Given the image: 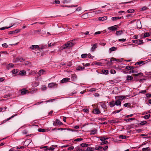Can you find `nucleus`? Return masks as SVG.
Listing matches in <instances>:
<instances>
[{
    "label": "nucleus",
    "instance_id": "nucleus-1",
    "mask_svg": "<svg viewBox=\"0 0 151 151\" xmlns=\"http://www.w3.org/2000/svg\"><path fill=\"white\" fill-rule=\"evenodd\" d=\"M75 45L74 43L68 42L64 44L61 47V49L63 50L65 49L70 48L73 47Z\"/></svg>",
    "mask_w": 151,
    "mask_h": 151
},
{
    "label": "nucleus",
    "instance_id": "nucleus-2",
    "mask_svg": "<svg viewBox=\"0 0 151 151\" xmlns=\"http://www.w3.org/2000/svg\"><path fill=\"white\" fill-rule=\"evenodd\" d=\"M58 84L55 83H51L48 84V87L49 88H56Z\"/></svg>",
    "mask_w": 151,
    "mask_h": 151
},
{
    "label": "nucleus",
    "instance_id": "nucleus-3",
    "mask_svg": "<svg viewBox=\"0 0 151 151\" xmlns=\"http://www.w3.org/2000/svg\"><path fill=\"white\" fill-rule=\"evenodd\" d=\"M21 30V29H18L13 31H10L9 32V34H15L20 32Z\"/></svg>",
    "mask_w": 151,
    "mask_h": 151
},
{
    "label": "nucleus",
    "instance_id": "nucleus-4",
    "mask_svg": "<svg viewBox=\"0 0 151 151\" xmlns=\"http://www.w3.org/2000/svg\"><path fill=\"white\" fill-rule=\"evenodd\" d=\"M118 26L117 25H115L113 26L108 27V29L109 30H111L112 31H114L117 29Z\"/></svg>",
    "mask_w": 151,
    "mask_h": 151
},
{
    "label": "nucleus",
    "instance_id": "nucleus-5",
    "mask_svg": "<svg viewBox=\"0 0 151 151\" xmlns=\"http://www.w3.org/2000/svg\"><path fill=\"white\" fill-rule=\"evenodd\" d=\"M29 48L33 50L36 49L39 50L40 48L38 45H32L29 47Z\"/></svg>",
    "mask_w": 151,
    "mask_h": 151
},
{
    "label": "nucleus",
    "instance_id": "nucleus-6",
    "mask_svg": "<svg viewBox=\"0 0 151 151\" xmlns=\"http://www.w3.org/2000/svg\"><path fill=\"white\" fill-rule=\"evenodd\" d=\"M19 21H20V20L16 19H15V20L14 21V22L11 24V26L12 27L15 25L19 24L20 23Z\"/></svg>",
    "mask_w": 151,
    "mask_h": 151
},
{
    "label": "nucleus",
    "instance_id": "nucleus-7",
    "mask_svg": "<svg viewBox=\"0 0 151 151\" xmlns=\"http://www.w3.org/2000/svg\"><path fill=\"white\" fill-rule=\"evenodd\" d=\"M70 80V79L68 78H63V79H62L60 81V83H66L68 81Z\"/></svg>",
    "mask_w": 151,
    "mask_h": 151
},
{
    "label": "nucleus",
    "instance_id": "nucleus-8",
    "mask_svg": "<svg viewBox=\"0 0 151 151\" xmlns=\"http://www.w3.org/2000/svg\"><path fill=\"white\" fill-rule=\"evenodd\" d=\"M123 17H113L111 18V19L112 20L114 21H117L118 19H122Z\"/></svg>",
    "mask_w": 151,
    "mask_h": 151
},
{
    "label": "nucleus",
    "instance_id": "nucleus-9",
    "mask_svg": "<svg viewBox=\"0 0 151 151\" xmlns=\"http://www.w3.org/2000/svg\"><path fill=\"white\" fill-rule=\"evenodd\" d=\"M93 112L94 114H100L101 112L98 109L96 108L93 110Z\"/></svg>",
    "mask_w": 151,
    "mask_h": 151
},
{
    "label": "nucleus",
    "instance_id": "nucleus-10",
    "mask_svg": "<svg viewBox=\"0 0 151 151\" xmlns=\"http://www.w3.org/2000/svg\"><path fill=\"white\" fill-rule=\"evenodd\" d=\"M29 91L25 89H23L21 90V95H24L26 94L27 93H28Z\"/></svg>",
    "mask_w": 151,
    "mask_h": 151
},
{
    "label": "nucleus",
    "instance_id": "nucleus-11",
    "mask_svg": "<svg viewBox=\"0 0 151 151\" xmlns=\"http://www.w3.org/2000/svg\"><path fill=\"white\" fill-rule=\"evenodd\" d=\"M45 73V71L41 69L40 70L39 72H38L37 73V74H38V75L39 76H40L42 75H43L44 74V73Z\"/></svg>",
    "mask_w": 151,
    "mask_h": 151
},
{
    "label": "nucleus",
    "instance_id": "nucleus-12",
    "mask_svg": "<svg viewBox=\"0 0 151 151\" xmlns=\"http://www.w3.org/2000/svg\"><path fill=\"white\" fill-rule=\"evenodd\" d=\"M117 49V48L116 47H112L109 49V53H111L112 52L115 50Z\"/></svg>",
    "mask_w": 151,
    "mask_h": 151
},
{
    "label": "nucleus",
    "instance_id": "nucleus-13",
    "mask_svg": "<svg viewBox=\"0 0 151 151\" xmlns=\"http://www.w3.org/2000/svg\"><path fill=\"white\" fill-rule=\"evenodd\" d=\"M26 72L24 70H22L20 71L19 73V75L20 76H24L26 75Z\"/></svg>",
    "mask_w": 151,
    "mask_h": 151
},
{
    "label": "nucleus",
    "instance_id": "nucleus-14",
    "mask_svg": "<svg viewBox=\"0 0 151 151\" xmlns=\"http://www.w3.org/2000/svg\"><path fill=\"white\" fill-rule=\"evenodd\" d=\"M133 77L127 75L126 77V80L127 81H131L133 79Z\"/></svg>",
    "mask_w": 151,
    "mask_h": 151
},
{
    "label": "nucleus",
    "instance_id": "nucleus-15",
    "mask_svg": "<svg viewBox=\"0 0 151 151\" xmlns=\"http://www.w3.org/2000/svg\"><path fill=\"white\" fill-rule=\"evenodd\" d=\"M95 148L92 147H88L86 150H84V151H94Z\"/></svg>",
    "mask_w": 151,
    "mask_h": 151
},
{
    "label": "nucleus",
    "instance_id": "nucleus-16",
    "mask_svg": "<svg viewBox=\"0 0 151 151\" xmlns=\"http://www.w3.org/2000/svg\"><path fill=\"white\" fill-rule=\"evenodd\" d=\"M84 151V150H83L82 148L79 147V146L75 148V149L73 151Z\"/></svg>",
    "mask_w": 151,
    "mask_h": 151
},
{
    "label": "nucleus",
    "instance_id": "nucleus-17",
    "mask_svg": "<svg viewBox=\"0 0 151 151\" xmlns=\"http://www.w3.org/2000/svg\"><path fill=\"white\" fill-rule=\"evenodd\" d=\"M89 145H90L84 143H82L80 145V146L82 147H82H88Z\"/></svg>",
    "mask_w": 151,
    "mask_h": 151
},
{
    "label": "nucleus",
    "instance_id": "nucleus-18",
    "mask_svg": "<svg viewBox=\"0 0 151 151\" xmlns=\"http://www.w3.org/2000/svg\"><path fill=\"white\" fill-rule=\"evenodd\" d=\"M17 115V114H15L14 115H13V116H12L11 117L7 118L6 119L3 121V123L9 121V120H10L12 118H13L14 116H16Z\"/></svg>",
    "mask_w": 151,
    "mask_h": 151
},
{
    "label": "nucleus",
    "instance_id": "nucleus-19",
    "mask_svg": "<svg viewBox=\"0 0 151 151\" xmlns=\"http://www.w3.org/2000/svg\"><path fill=\"white\" fill-rule=\"evenodd\" d=\"M145 61H140L137 62H136L135 63V65H141V64H142V65H143V64H145Z\"/></svg>",
    "mask_w": 151,
    "mask_h": 151
},
{
    "label": "nucleus",
    "instance_id": "nucleus-20",
    "mask_svg": "<svg viewBox=\"0 0 151 151\" xmlns=\"http://www.w3.org/2000/svg\"><path fill=\"white\" fill-rule=\"evenodd\" d=\"M107 16H104L102 17H99V19L100 21H103L104 20L107 19Z\"/></svg>",
    "mask_w": 151,
    "mask_h": 151
},
{
    "label": "nucleus",
    "instance_id": "nucleus-21",
    "mask_svg": "<svg viewBox=\"0 0 151 151\" xmlns=\"http://www.w3.org/2000/svg\"><path fill=\"white\" fill-rule=\"evenodd\" d=\"M121 102L119 100H117L115 102V105L116 106L120 105L121 106Z\"/></svg>",
    "mask_w": 151,
    "mask_h": 151
},
{
    "label": "nucleus",
    "instance_id": "nucleus-22",
    "mask_svg": "<svg viewBox=\"0 0 151 151\" xmlns=\"http://www.w3.org/2000/svg\"><path fill=\"white\" fill-rule=\"evenodd\" d=\"M101 72L103 74L107 75L108 74L109 71L107 70H102Z\"/></svg>",
    "mask_w": 151,
    "mask_h": 151
},
{
    "label": "nucleus",
    "instance_id": "nucleus-23",
    "mask_svg": "<svg viewBox=\"0 0 151 151\" xmlns=\"http://www.w3.org/2000/svg\"><path fill=\"white\" fill-rule=\"evenodd\" d=\"M109 105L111 107H112L114 106L115 102L114 101H112L109 102Z\"/></svg>",
    "mask_w": 151,
    "mask_h": 151
},
{
    "label": "nucleus",
    "instance_id": "nucleus-24",
    "mask_svg": "<svg viewBox=\"0 0 151 151\" xmlns=\"http://www.w3.org/2000/svg\"><path fill=\"white\" fill-rule=\"evenodd\" d=\"M125 97L124 96H119L117 97L118 99L119 100H122L124 99Z\"/></svg>",
    "mask_w": 151,
    "mask_h": 151
},
{
    "label": "nucleus",
    "instance_id": "nucleus-25",
    "mask_svg": "<svg viewBox=\"0 0 151 151\" xmlns=\"http://www.w3.org/2000/svg\"><path fill=\"white\" fill-rule=\"evenodd\" d=\"M97 48V45L96 44L93 45L91 48V50L92 52H93L95 49Z\"/></svg>",
    "mask_w": 151,
    "mask_h": 151
},
{
    "label": "nucleus",
    "instance_id": "nucleus-26",
    "mask_svg": "<svg viewBox=\"0 0 151 151\" xmlns=\"http://www.w3.org/2000/svg\"><path fill=\"white\" fill-rule=\"evenodd\" d=\"M56 123L58 125H61L63 124V123L61 122L58 119H56Z\"/></svg>",
    "mask_w": 151,
    "mask_h": 151
},
{
    "label": "nucleus",
    "instance_id": "nucleus-27",
    "mask_svg": "<svg viewBox=\"0 0 151 151\" xmlns=\"http://www.w3.org/2000/svg\"><path fill=\"white\" fill-rule=\"evenodd\" d=\"M97 132V130L96 129L92 130L91 131L90 134L94 135L96 134Z\"/></svg>",
    "mask_w": 151,
    "mask_h": 151
},
{
    "label": "nucleus",
    "instance_id": "nucleus-28",
    "mask_svg": "<svg viewBox=\"0 0 151 151\" xmlns=\"http://www.w3.org/2000/svg\"><path fill=\"white\" fill-rule=\"evenodd\" d=\"M84 67L79 66L77 68L76 70H81L84 69Z\"/></svg>",
    "mask_w": 151,
    "mask_h": 151
},
{
    "label": "nucleus",
    "instance_id": "nucleus-29",
    "mask_svg": "<svg viewBox=\"0 0 151 151\" xmlns=\"http://www.w3.org/2000/svg\"><path fill=\"white\" fill-rule=\"evenodd\" d=\"M123 32L122 30L117 31L116 32V34L117 36L120 35Z\"/></svg>",
    "mask_w": 151,
    "mask_h": 151
},
{
    "label": "nucleus",
    "instance_id": "nucleus-30",
    "mask_svg": "<svg viewBox=\"0 0 151 151\" xmlns=\"http://www.w3.org/2000/svg\"><path fill=\"white\" fill-rule=\"evenodd\" d=\"M77 77L75 75H72L71 77V78L72 81H74L76 79Z\"/></svg>",
    "mask_w": 151,
    "mask_h": 151
},
{
    "label": "nucleus",
    "instance_id": "nucleus-31",
    "mask_svg": "<svg viewBox=\"0 0 151 151\" xmlns=\"http://www.w3.org/2000/svg\"><path fill=\"white\" fill-rule=\"evenodd\" d=\"M138 43L137 44L139 45H140L143 43V40L140 39H138L137 40Z\"/></svg>",
    "mask_w": 151,
    "mask_h": 151
},
{
    "label": "nucleus",
    "instance_id": "nucleus-32",
    "mask_svg": "<svg viewBox=\"0 0 151 151\" xmlns=\"http://www.w3.org/2000/svg\"><path fill=\"white\" fill-rule=\"evenodd\" d=\"M38 131L39 132H45L46 130L44 129L39 128L38 129Z\"/></svg>",
    "mask_w": 151,
    "mask_h": 151
},
{
    "label": "nucleus",
    "instance_id": "nucleus-33",
    "mask_svg": "<svg viewBox=\"0 0 151 151\" xmlns=\"http://www.w3.org/2000/svg\"><path fill=\"white\" fill-rule=\"evenodd\" d=\"M143 75V74L142 73H139L137 74H133V76H142Z\"/></svg>",
    "mask_w": 151,
    "mask_h": 151
},
{
    "label": "nucleus",
    "instance_id": "nucleus-34",
    "mask_svg": "<svg viewBox=\"0 0 151 151\" xmlns=\"http://www.w3.org/2000/svg\"><path fill=\"white\" fill-rule=\"evenodd\" d=\"M135 119L134 118H131L128 119H124V121L126 122H129L130 120H133Z\"/></svg>",
    "mask_w": 151,
    "mask_h": 151
},
{
    "label": "nucleus",
    "instance_id": "nucleus-35",
    "mask_svg": "<svg viewBox=\"0 0 151 151\" xmlns=\"http://www.w3.org/2000/svg\"><path fill=\"white\" fill-rule=\"evenodd\" d=\"M12 27V26H10V27H1V28H0V30H4L6 29H8V28H10L11 27Z\"/></svg>",
    "mask_w": 151,
    "mask_h": 151
},
{
    "label": "nucleus",
    "instance_id": "nucleus-36",
    "mask_svg": "<svg viewBox=\"0 0 151 151\" xmlns=\"http://www.w3.org/2000/svg\"><path fill=\"white\" fill-rule=\"evenodd\" d=\"M101 106L103 109H106L107 107L103 103H101Z\"/></svg>",
    "mask_w": 151,
    "mask_h": 151
},
{
    "label": "nucleus",
    "instance_id": "nucleus-37",
    "mask_svg": "<svg viewBox=\"0 0 151 151\" xmlns=\"http://www.w3.org/2000/svg\"><path fill=\"white\" fill-rule=\"evenodd\" d=\"M18 71L19 70L17 69H14L12 71V72L13 74H15L17 73L18 72Z\"/></svg>",
    "mask_w": 151,
    "mask_h": 151
},
{
    "label": "nucleus",
    "instance_id": "nucleus-38",
    "mask_svg": "<svg viewBox=\"0 0 151 151\" xmlns=\"http://www.w3.org/2000/svg\"><path fill=\"white\" fill-rule=\"evenodd\" d=\"M150 150V148L149 147L144 148L142 149V151H148Z\"/></svg>",
    "mask_w": 151,
    "mask_h": 151
},
{
    "label": "nucleus",
    "instance_id": "nucleus-39",
    "mask_svg": "<svg viewBox=\"0 0 151 151\" xmlns=\"http://www.w3.org/2000/svg\"><path fill=\"white\" fill-rule=\"evenodd\" d=\"M14 66V65L12 63H9L8 64V69H10V68H13Z\"/></svg>",
    "mask_w": 151,
    "mask_h": 151
},
{
    "label": "nucleus",
    "instance_id": "nucleus-40",
    "mask_svg": "<svg viewBox=\"0 0 151 151\" xmlns=\"http://www.w3.org/2000/svg\"><path fill=\"white\" fill-rule=\"evenodd\" d=\"M71 0H64L62 1V2L63 4L68 3L70 2Z\"/></svg>",
    "mask_w": 151,
    "mask_h": 151
},
{
    "label": "nucleus",
    "instance_id": "nucleus-41",
    "mask_svg": "<svg viewBox=\"0 0 151 151\" xmlns=\"http://www.w3.org/2000/svg\"><path fill=\"white\" fill-rule=\"evenodd\" d=\"M96 89L95 88H91V89H90L89 90V91L91 92H93L94 91H96Z\"/></svg>",
    "mask_w": 151,
    "mask_h": 151
},
{
    "label": "nucleus",
    "instance_id": "nucleus-42",
    "mask_svg": "<svg viewBox=\"0 0 151 151\" xmlns=\"http://www.w3.org/2000/svg\"><path fill=\"white\" fill-rule=\"evenodd\" d=\"M147 123L146 121H142L140 122L139 124L141 125H144Z\"/></svg>",
    "mask_w": 151,
    "mask_h": 151
},
{
    "label": "nucleus",
    "instance_id": "nucleus-43",
    "mask_svg": "<svg viewBox=\"0 0 151 151\" xmlns=\"http://www.w3.org/2000/svg\"><path fill=\"white\" fill-rule=\"evenodd\" d=\"M150 36L149 33L148 32H146L144 34L143 37L145 38L147 37H149Z\"/></svg>",
    "mask_w": 151,
    "mask_h": 151
},
{
    "label": "nucleus",
    "instance_id": "nucleus-44",
    "mask_svg": "<svg viewBox=\"0 0 151 151\" xmlns=\"http://www.w3.org/2000/svg\"><path fill=\"white\" fill-rule=\"evenodd\" d=\"M47 88L45 85H43L42 86V90L43 91H45L46 90Z\"/></svg>",
    "mask_w": 151,
    "mask_h": 151
},
{
    "label": "nucleus",
    "instance_id": "nucleus-45",
    "mask_svg": "<svg viewBox=\"0 0 151 151\" xmlns=\"http://www.w3.org/2000/svg\"><path fill=\"white\" fill-rule=\"evenodd\" d=\"M134 11V10L133 9H129L127 11V12L128 13H133Z\"/></svg>",
    "mask_w": 151,
    "mask_h": 151
},
{
    "label": "nucleus",
    "instance_id": "nucleus-46",
    "mask_svg": "<svg viewBox=\"0 0 151 151\" xmlns=\"http://www.w3.org/2000/svg\"><path fill=\"white\" fill-rule=\"evenodd\" d=\"M83 111L84 112L87 113H89V110L88 109H83Z\"/></svg>",
    "mask_w": 151,
    "mask_h": 151
},
{
    "label": "nucleus",
    "instance_id": "nucleus-47",
    "mask_svg": "<svg viewBox=\"0 0 151 151\" xmlns=\"http://www.w3.org/2000/svg\"><path fill=\"white\" fill-rule=\"evenodd\" d=\"M87 57V54H82L81 55V58H85Z\"/></svg>",
    "mask_w": 151,
    "mask_h": 151
},
{
    "label": "nucleus",
    "instance_id": "nucleus-48",
    "mask_svg": "<svg viewBox=\"0 0 151 151\" xmlns=\"http://www.w3.org/2000/svg\"><path fill=\"white\" fill-rule=\"evenodd\" d=\"M2 46L4 47L7 48L8 47V45H7L6 43H4L2 45Z\"/></svg>",
    "mask_w": 151,
    "mask_h": 151
},
{
    "label": "nucleus",
    "instance_id": "nucleus-49",
    "mask_svg": "<svg viewBox=\"0 0 151 151\" xmlns=\"http://www.w3.org/2000/svg\"><path fill=\"white\" fill-rule=\"evenodd\" d=\"M110 72L111 74H115L116 73V71L114 69H111L110 70Z\"/></svg>",
    "mask_w": 151,
    "mask_h": 151
},
{
    "label": "nucleus",
    "instance_id": "nucleus-50",
    "mask_svg": "<svg viewBox=\"0 0 151 151\" xmlns=\"http://www.w3.org/2000/svg\"><path fill=\"white\" fill-rule=\"evenodd\" d=\"M126 138V137L125 136L123 135H121L119 137V138L120 139H125Z\"/></svg>",
    "mask_w": 151,
    "mask_h": 151
},
{
    "label": "nucleus",
    "instance_id": "nucleus-51",
    "mask_svg": "<svg viewBox=\"0 0 151 151\" xmlns=\"http://www.w3.org/2000/svg\"><path fill=\"white\" fill-rule=\"evenodd\" d=\"M122 111V109H120L118 110H116L113 112V114H116L119 113Z\"/></svg>",
    "mask_w": 151,
    "mask_h": 151
},
{
    "label": "nucleus",
    "instance_id": "nucleus-52",
    "mask_svg": "<svg viewBox=\"0 0 151 151\" xmlns=\"http://www.w3.org/2000/svg\"><path fill=\"white\" fill-rule=\"evenodd\" d=\"M117 60V59L114 58H110V61L111 62L113 61H116Z\"/></svg>",
    "mask_w": 151,
    "mask_h": 151
},
{
    "label": "nucleus",
    "instance_id": "nucleus-53",
    "mask_svg": "<svg viewBox=\"0 0 151 151\" xmlns=\"http://www.w3.org/2000/svg\"><path fill=\"white\" fill-rule=\"evenodd\" d=\"M150 116V114H148V115L145 116H144V118L145 119H147L149 118Z\"/></svg>",
    "mask_w": 151,
    "mask_h": 151
},
{
    "label": "nucleus",
    "instance_id": "nucleus-54",
    "mask_svg": "<svg viewBox=\"0 0 151 151\" xmlns=\"http://www.w3.org/2000/svg\"><path fill=\"white\" fill-rule=\"evenodd\" d=\"M54 150V148L52 146V147H50L47 148V150Z\"/></svg>",
    "mask_w": 151,
    "mask_h": 151
},
{
    "label": "nucleus",
    "instance_id": "nucleus-55",
    "mask_svg": "<svg viewBox=\"0 0 151 151\" xmlns=\"http://www.w3.org/2000/svg\"><path fill=\"white\" fill-rule=\"evenodd\" d=\"M82 140H83V139H82L81 138H77V139H75V141L78 142V141H81Z\"/></svg>",
    "mask_w": 151,
    "mask_h": 151
},
{
    "label": "nucleus",
    "instance_id": "nucleus-56",
    "mask_svg": "<svg viewBox=\"0 0 151 151\" xmlns=\"http://www.w3.org/2000/svg\"><path fill=\"white\" fill-rule=\"evenodd\" d=\"M60 3V1L58 0H55L54 2H53V4H58Z\"/></svg>",
    "mask_w": 151,
    "mask_h": 151
},
{
    "label": "nucleus",
    "instance_id": "nucleus-57",
    "mask_svg": "<svg viewBox=\"0 0 151 151\" xmlns=\"http://www.w3.org/2000/svg\"><path fill=\"white\" fill-rule=\"evenodd\" d=\"M87 56L89 58H94V57L92 56L90 53L87 54Z\"/></svg>",
    "mask_w": 151,
    "mask_h": 151
},
{
    "label": "nucleus",
    "instance_id": "nucleus-58",
    "mask_svg": "<svg viewBox=\"0 0 151 151\" xmlns=\"http://www.w3.org/2000/svg\"><path fill=\"white\" fill-rule=\"evenodd\" d=\"M94 64H95L96 65H101V63L100 62H94Z\"/></svg>",
    "mask_w": 151,
    "mask_h": 151
},
{
    "label": "nucleus",
    "instance_id": "nucleus-59",
    "mask_svg": "<svg viewBox=\"0 0 151 151\" xmlns=\"http://www.w3.org/2000/svg\"><path fill=\"white\" fill-rule=\"evenodd\" d=\"M147 92V91L146 90H144L142 91H139V93H142V94H144L145 93Z\"/></svg>",
    "mask_w": 151,
    "mask_h": 151
},
{
    "label": "nucleus",
    "instance_id": "nucleus-60",
    "mask_svg": "<svg viewBox=\"0 0 151 151\" xmlns=\"http://www.w3.org/2000/svg\"><path fill=\"white\" fill-rule=\"evenodd\" d=\"M93 12H95L96 14H98L102 12L101 11V10H98Z\"/></svg>",
    "mask_w": 151,
    "mask_h": 151
},
{
    "label": "nucleus",
    "instance_id": "nucleus-61",
    "mask_svg": "<svg viewBox=\"0 0 151 151\" xmlns=\"http://www.w3.org/2000/svg\"><path fill=\"white\" fill-rule=\"evenodd\" d=\"M126 40V39H119L118 40V41L120 42H124Z\"/></svg>",
    "mask_w": 151,
    "mask_h": 151
},
{
    "label": "nucleus",
    "instance_id": "nucleus-62",
    "mask_svg": "<svg viewBox=\"0 0 151 151\" xmlns=\"http://www.w3.org/2000/svg\"><path fill=\"white\" fill-rule=\"evenodd\" d=\"M107 143H108V141H107L104 140V141H102V143H101V145H103L104 144H106Z\"/></svg>",
    "mask_w": 151,
    "mask_h": 151
},
{
    "label": "nucleus",
    "instance_id": "nucleus-63",
    "mask_svg": "<svg viewBox=\"0 0 151 151\" xmlns=\"http://www.w3.org/2000/svg\"><path fill=\"white\" fill-rule=\"evenodd\" d=\"M74 148V147L73 146H72L71 147H69L68 149L69 150H73Z\"/></svg>",
    "mask_w": 151,
    "mask_h": 151
},
{
    "label": "nucleus",
    "instance_id": "nucleus-64",
    "mask_svg": "<svg viewBox=\"0 0 151 151\" xmlns=\"http://www.w3.org/2000/svg\"><path fill=\"white\" fill-rule=\"evenodd\" d=\"M146 95L147 98H150L151 97V94L147 93L146 94Z\"/></svg>",
    "mask_w": 151,
    "mask_h": 151
}]
</instances>
